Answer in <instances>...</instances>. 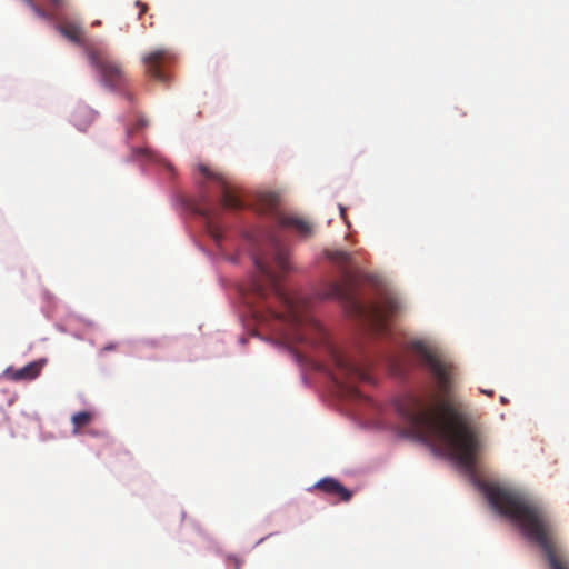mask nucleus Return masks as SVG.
I'll return each instance as SVG.
<instances>
[{
	"mask_svg": "<svg viewBox=\"0 0 569 569\" xmlns=\"http://www.w3.org/2000/svg\"><path fill=\"white\" fill-rule=\"evenodd\" d=\"M410 350L428 367L437 393L430 396V401L417 396L405 398L398 405L400 416L422 441L447 442L457 462L467 472H473L480 441L468 418L458 410L452 393L456 380L453 363L421 340L412 341Z\"/></svg>",
	"mask_w": 569,
	"mask_h": 569,
	"instance_id": "1",
	"label": "nucleus"
},
{
	"mask_svg": "<svg viewBox=\"0 0 569 569\" xmlns=\"http://www.w3.org/2000/svg\"><path fill=\"white\" fill-rule=\"evenodd\" d=\"M246 289L247 287H240ZM252 289L253 301H246L248 305H259L266 301V307L279 319L288 322L292 329V340L307 342L312 346L326 348L330 365L323 368L332 380L343 386L348 379H368V373L341 350L335 347L328 339L327 332L321 323L309 313L310 299L301 296L290 287H249Z\"/></svg>",
	"mask_w": 569,
	"mask_h": 569,
	"instance_id": "2",
	"label": "nucleus"
},
{
	"mask_svg": "<svg viewBox=\"0 0 569 569\" xmlns=\"http://www.w3.org/2000/svg\"><path fill=\"white\" fill-rule=\"evenodd\" d=\"M491 507L517 523L523 535L543 551L549 569H569V553L558 539L555 521L536 499L495 483L482 486Z\"/></svg>",
	"mask_w": 569,
	"mask_h": 569,
	"instance_id": "3",
	"label": "nucleus"
},
{
	"mask_svg": "<svg viewBox=\"0 0 569 569\" xmlns=\"http://www.w3.org/2000/svg\"><path fill=\"white\" fill-rule=\"evenodd\" d=\"M358 287H328L326 298L339 301L346 312L360 321L363 328L383 335L401 310L399 301L389 292L379 290L369 298H362Z\"/></svg>",
	"mask_w": 569,
	"mask_h": 569,
	"instance_id": "4",
	"label": "nucleus"
},
{
	"mask_svg": "<svg viewBox=\"0 0 569 569\" xmlns=\"http://www.w3.org/2000/svg\"><path fill=\"white\" fill-rule=\"evenodd\" d=\"M262 241L253 253L254 267L263 278L277 280L290 270L289 250L274 231L266 232Z\"/></svg>",
	"mask_w": 569,
	"mask_h": 569,
	"instance_id": "5",
	"label": "nucleus"
},
{
	"mask_svg": "<svg viewBox=\"0 0 569 569\" xmlns=\"http://www.w3.org/2000/svg\"><path fill=\"white\" fill-rule=\"evenodd\" d=\"M84 50L89 63L98 71L104 87L116 91L128 87L129 78L126 70L107 50L96 46H86Z\"/></svg>",
	"mask_w": 569,
	"mask_h": 569,
	"instance_id": "6",
	"label": "nucleus"
},
{
	"mask_svg": "<svg viewBox=\"0 0 569 569\" xmlns=\"http://www.w3.org/2000/svg\"><path fill=\"white\" fill-rule=\"evenodd\" d=\"M173 52L164 48L153 50L144 54L142 58L146 73L150 78L163 83L169 81L167 68L173 62Z\"/></svg>",
	"mask_w": 569,
	"mask_h": 569,
	"instance_id": "7",
	"label": "nucleus"
},
{
	"mask_svg": "<svg viewBox=\"0 0 569 569\" xmlns=\"http://www.w3.org/2000/svg\"><path fill=\"white\" fill-rule=\"evenodd\" d=\"M328 259L341 269L345 278L348 280L362 279L366 276L355 260L353 254L342 250H333L326 252Z\"/></svg>",
	"mask_w": 569,
	"mask_h": 569,
	"instance_id": "8",
	"label": "nucleus"
},
{
	"mask_svg": "<svg viewBox=\"0 0 569 569\" xmlns=\"http://www.w3.org/2000/svg\"><path fill=\"white\" fill-rule=\"evenodd\" d=\"M199 171L209 180H214L221 186V206L226 209L239 210L243 208L242 200L232 192L223 177L213 172L208 166L199 164Z\"/></svg>",
	"mask_w": 569,
	"mask_h": 569,
	"instance_id": "9",
	"label": "nucleus"
},
{
	"mask_svg": "<svg viewBox=\"0 0 569 569\" xmlns=\"http://www.w3.org/2000/svg\"><path fill=\"white\" fill-rule=\"evenodd\" d=\"M54 28L64 38L76 44H83L84 31L81 21L76 18H69L60 11L59 18L54 22Z\"/></svg>",
	"mask_w": 569,
	"mask_h": 569,
	"instance_id": "10",
	"label": "nucleus"
},
{
	"mask_svg": "<svg viewBox=\"0 0 569 569\" xmlns=\"http://www.w3.org/2000/svg\"><path fill=\"white\" fill-rule=\"evenodd\" d=\"M313 489H318L330 497L337 498L339 501L347 502L352 498V492L333 478L319 480L313 486Z\"/></svg>",
	"mask_w": 569,
	"mask_h": 569,
	"instance_id": "11",
	"label": "nucleus"
},
{
	"mask_svg": "<svg viewBox=\"0 0 569 569\" xmlns=\"http://www.w3.org/2000/svg\"><path fill=\"white\" fill-rule=\"evenodd\" d=\"M41 371V363L33 361L20 369L7 368L4 377L12 381H29L36 379Z\"/></svg>",
	"mask_w": 569,
	"mask_h": 569,
	"instance_id": "12",
	"label": "nucleus"
},
{
	"mask_svg": "<svg viewBox=\"0 0 569 569\" xmlns=\"http://www.w3.org/2000/svg\"><path fill=\"white\" fill-rule=\"evenodd\" d=\"M278 223L282 228L296 230L302 237H309L312 233V226L307 220L297 216L280 214Z\"/></svg>",
	"mask_w": 569,
	"mask_h": 569,
	"instance_id": "13",
	"label": "nucleus"
},
{
	"mask_svg": "<svg viewBox=\"0 0 569 569\" xmlns=\"http://www.w3.org/2000/svg\"><path fill=\"white\" fill-rule=\"evenodd\" d=\"M197 212L202 216L207 221V227L212 236V238L220 242L221 240V231L218 224L214 221V210L210 207L209 201L207 199L203 200V203H199L196 208Z\"/></svg>",
	"mask_w": 569,
	"mask_h": 569,
	"instance_id": "14",
	"label": "nucleus"
},
{
	"mask_svg": "<svg viewBox=\"0 0 569 569\" xmlns=\"http://www.w3.org/2000/svg\"><path fill=\"white\" fill-rule=\"evenodd\" d=\"M52 10L47 11L42 9L37 3L31 8L34 14L41 19L56 22L57 18H59L60 11L68 9V0H48Z\"/></svg>",
	"mask_w": 569,
	"mask_h": 569,
	"instance_id": "15",
	"label": "nucleus"
},
{
	"mask_svg": "<svg viewBox=\"0 0 569 569\" xmlns=\"http://www.w3.org/2000/svg\"><path fill=\"white\" fill-rule=\"evenodd\" d=\"M93 119L94 111L89 107H78L72 112V121L74 126L81 131H84L88 128V126L93 121Z\"/></svg>",
	"mask_w": 569,
	"mask_h": 569,
	"instance_id": "16",
	"label": "nucleus"
},
{
	"mask_svg": "<svg viewBox=\"0 0 569 569\" xmlns=\"http://www.w3.org/2000/svg\"><path fill=\"white\" fill-rule=\"evenodd\" d=\"M92 418H93V416L89 411H80V412L74 413L71 417V422L73 426V430H72L73 435H78L81 428L88 426L92 421Z\"/></svg>",
	"mask_w": 569,
	"mask_h": 569,
	"instance_id": "17",
	"label": "nucleus"
},
{
	"mask_svg": "<svg viewBox=\"0 0 569 569\" xmlns=\"http://www.w3.org/2000/svg\"><path fill=\"white\" fill-rule=\"evenodd\" d=\"M279 203V197L276 193L269 192L260 196V204L264 211H273Z\"/></svg>",
	"mask_w": 569,
	"mask_h": 569,
	"instance_id": "18",
	"label": "nucleus"
},
{
	"mask_svg": "<svg viewBox=\"0 0 569 569\" xmlns=\"http://www.w3.org/2000/svg\"><path fill=\"white\" fill-rule=\"evenodd\" d=\"M130 157L133 160H146V161H156L157 160L156 153L148 148H133V149H131Z\"/></svg>",
	"mask_w": 569,
	"mask_h": 569,
	"instance_id": "19",
	"label": "nucleus"
},
{
	"mask_svg": "<svg viewBox=\"0 0 569 569\" xmlns=\"http://www.w3.org/2000/svg\"><path fill=\"white\" fill-rule=\"evenodd\" d=\"M365 273H366V276L362 277V279L349 280V282L347 284L351 286L352 284L351 282H356V281H363V282H367V284H383V280L379 276L371 274L366 271H365ZM346 280L348 281L347 278H346Z\"/></svg>",
	"mask_w": 569,
	"mask_h": 569,
	"instance_id": "20",
	"label": "nucleus"
},
{
	"mask_svg": "<svg viewBox=\"0 0 569 569\" xmlns=\"http://www.w3.org/2000/svg\"><path fill=\"white\" fill-rule=\"evenodd\" d=\"M147 124H148V121L146 119H143V118H140L138 120V122L133 127L128 128L127 136L131 137L134 132H138L139 130L143 129L144 127H147Z\"/></svg>",
	"mask_w": 569,
	"mask_h": 569,
	"instance_id": "21",
	"label": "nucleus"
},
{
	"mask_svg": "<svg viewBox=\"0 0 569 569\" xmlns=\"http://www.w3.org/2000/svg\"><path fill=\"white\" fill-rule=\"evenodd\" d=\"M339 211H340L341 219L349 226V221L347 219V213H346L347 209L343 206L339 204Z\"/></svg>",
	"mask_w": 569,
	"mask_h": 569,
	"instance_id": "22",
	"label": "nucleus"
},
{
	"mask_svg": "<svg viewBox=\"0 0 569 569\" xmlns=\"http://www.w3.org/2000/svg\"><path fill=\"white\" fill-rule=\"evenodd\" d=\"M137 6H139V7H140L139 18H141V16H142L143 13H146V12H147L148 7H147V4L141 3V2H139V1L137 2Z\"/></svg>",
	"mask_w": 569,
	"mask_h": 569,
	"instance_id": "23",
	"label": "nucleus"
},
{
	"mask_svg": "<svg viewBox=\"0 0 569 569\" xmlns=\"http://www.w3.org/2000/svg\"><path fill=\"white\" fill-rule=\"evenodd\" d=\"M30 9L36 4L33 0H22Z\"/></svg>",
	"mask_w": 569,
	"mask_h": 569,
	"instance_id": "24",
	"label": "nucleus"
},
{
	"mask_svg": "<svg viewBox=\"0 0 569 569\" xmlns=\"http://www.w3.org/2000/svg\"><path fill=\"white\" fill-rule=\"evenodd\" d=\"M482 392L487 393L488 396H492L493 395V391H489V390H482Z\"/></svg>",
	"mask_w": 569,
	"mask_h": 569,
	"instance_id": "25",
	"label": "nucleus"
}]
</instances>
